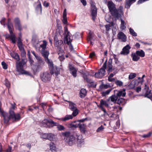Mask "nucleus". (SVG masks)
Wrapping results in <instances>:
<instances>
[{"mask_svg": "<svg viewBox=\"0 0 152 152\" xmlns=\"http://www.w3.org/2000/svg\"><path fill=\"white\" fill-rule=\"evenodd\" d=\"M78 125L80 132L82 133L85 134L87 131L86 125L84 124H79Z\"/></svg>", "mask_w": 152, "mask_h": 152, "instance_id": "nucleus-18", "label": "nucleus"}, {"mask_svg": "<svg viewBox=\"0 0 152 152\" xmlns=\"http://www.w3.org/2000/svg\"><path fill=\"white\" fill-rule=\"evenodd\" d=\"M105 27L107 31H109L110 29V25H107L105 26Z\"/></svg>", "mask_w": 152, "mask_h": 152, "instance_id": "nucleus-55", "label": "nucleus"}, {"mask_svg": "<svg viewBox=\"0 0 152 152\" xmlns=\"http://www.w3.org/2000/svg\"><path fill=\"white\" fill-rule=\"evenodd\" d=\"M135 86V85L133 83H131L128 86L129 88V89H132Z\"/></svg>", "mask_w": 152, "mask_h": 152, "instance_id": "nucleus-51", "label": "nucleus"}, {"mask_svg": "<svg viewBox=\"0 0 152 152\" xmlns=\"http://www.w3.org/2000/svg\"><path fill=\"white\" fill-rule=\"evenodd\" d=\"M121 21L120 28L121 30H123L126 28V23L125 21L122 19H121Z\"/></svg>", "mask_w": 152, "mask_h": 152, "instance_id": "nucleus-31", "label": "nucleus"}, {"mask_svg": "<svg viewBox=\"0 0 152 152\" xmlns=\"http://www.w3.org/2000/svg\"><path fill=\"white\" fill-rule=\"evenodd\" d=\"M1 64L3 66V68L4 69H7V65L6 63L4 61H2L1 63Z\"/></svg>", "mask_w": 152, "mask_h": 152, "instance_id": "nucleus-50", "label": "nucleus"}, {"mask_svg": "<svg viewBox=\"0 0 152 152\" xmlns=\"http://www.w3.org/2000/svg\"><path fill=\"white\" fill-rule=\"evenodd\" d=\"M14 22L15 28L20 31L21 30H22V27L19 19L17 18H15V19Z\"/></svg>", "mask_w": 152, "mask_h": 152, "instance_id": "nucleus-16", "label": "nucleus"}, {"mask_svg": "<svg viewBox=\"0 0 152 152\" xmlns=\"http://www.w3.org/2000/svg\"><path fill=\"white\" fill-rule=\"evenodd\" d=\"M72 111H73V112L72 115L73 117H75L76 116L78 113L79 110L77 109Z\"/></svg>", "mask_w": 152, "mask_h": 152, "instance_id": "nucleus-43", "label": "nucleus"}, {"mask_svg": "<svg viewBox=\"0 0 152 152\" xmlns=\"http://www.w3.org/2000/svg\"><path fill=\"white\" fill-rule=\"evenodd\" d=\"M48 133L43 134L41 135V137L43 139H48Z\"/></svg>", "mask_w": 152, "mask_h": 152, "instance_id": "nucleus-45", "label": "nucleus"}, {"mask_svg": "<svg viewBox=\"0 0 152 152\" xmlns=\"http://www.w3.org/2000/svg\"><path fill=\"white\" fill-rule=\"evenodd\" d=\"M69 102V108L71 110H73L77 109L76 107V105L75 103L72 102Z\"/></svg>", "mask_w": 152, "mask_h": 152, "instance_id": "nucleus-25", "label": "nucleus"}, {"mask_svg": "<svg viewBox=\"0 0 152 152\" xmlns=\"http://www.w3.org/2000/svg\"><path fill=\"white\" fill-rule=\"evenodd\" d=\"M151 135V132H149L148 133L144 134L143 135V137H150Z\"/></svg>", "mask_w": 152, "mask_h": 152, "instance_id": "nucleus-54", "label": "nucleus"}, {"mask_svg": "<svg viewBox=\"0 0 152 152\" xmlns=\"http://www.w3.org/2000/svg\"><path fill=\"white\" fill-rule=\"evenodd\" d=\"M5 19V18H3L0 21V23L1 24L4 26V27L5 26V24L4 23Z\"/></svg>", "mask_w": 152, "mask_h": 152, "instance_id": "nucleus-52", "label": "nucleus"}, {"mask_svg": "<svg viewBox=\"0 0 152 152\" xmlns=\"http://www.w3.org/2000/svg\"><path fill=\"white\" fill-rule=\"evenodd\" d=\"M81 2L84 6H86V0H81Z\"/></svg>", "mask_w": 152, "mask_h": 152, "instance_id": "nucleus-58", "label": "nucleus"}, {"mask_svg": "<svg viewBox=\"0 0 152 152\" xmlns=\"http://www.w3.org/2000/svg\"><path fill=\"white\" fill-rule=\"evenodd\" d=\"M136 0H126L125 4V7L129 8L131 5L135 2Z\"/></svg>", "mask_w": 152, "mask_h": 152, "instance_id": "nucleus-23", "label": "nucleus"}, {"mask_svg": "<svg viewBox=\"0 0 152 152\" xmlns=\"http://www.w3.org/2000/svg\"><path fill=\"white\" fill-rule=\"evenodd\" d=\"M11 107L10 109L9 110V113L10 114V116H8V114L5 112L7 114V116L9 117V121L10 119H12L13 121H18L20 118V116L18 114H15L14 112L13 109H14L15 107V104H11ZM5 113V112H4Z\"/></svg>", "mask_w": 152, "mask_h": 152, "instance_id": "nucleus-5", "label": "nucleus"}, {"mask_svg": "<svg viewBox=\"0 0 152 152\" xmlns=\"http://www.w3.org/2000/svg\"><path fill=\"white\" fill-rule=\"evenodd\" d=\"M137 76V75L135 73H131L129 76V79H132L135 77Z\"/></svg>", "mask_w": 152, "mask_h": 152, "instance_id": "nucleus-42", "label": "nucleus"}, {"mask_svg": "<svg viewBox=\"0 0 152 152\" xmlns=\"http://www.w3.org/2000/svg\"><path fill=\"white\" fill-rule=\"evenodd\" d=\"M37 7L38 9H39L40 11H41L42 10V7L41 4L40 3L37 6Z\"/></svg>", "mask_w": 152, "mask_h": 152, "instance_id": "nucleus-56", "label": "nucleus"}, {"mask_svg": "<svg viewBox=\"0 0 152 152\" xmlns=\"http://www.w3.org/2000/svg\"><path fill=\"white\" fill-rule=\"evenodd\" d=\"M18 46L20 51H23L24 50L22 46V44L21 45H18Z\"/></svg>", "mask_w": 152, "mask_h": 152, "instance_id": "nucleus-53", "label": "nucleus"}, {"mask_svg": "<svg viewBox=\"0 0 152 152\" xmlns=\"http://www.w3.org/2000/svg\"><path fill=\"white\" fill-rule=\"evenodd\" d=\"M69 67L70 72L74 77H76L77 76L76 73L77 71V69L72 66H70Z\"/></svg>", "mask_w": 152, "mask_h": 152, "instance_id": "nucleus-22", "label": "nucleus"}, {"mask_svg": "<svg viewBox=\"0 0 152 152\" xmlns=\"http://www.w3.org/2000/svg\"><path fill=\"white\" fill-rule=\"evenodd\" d=\"M50 75L47 72L44 73L43 75L41 76L42 80L45 82L50 80Z\"/></svg>", "mask_w": 152, "mask_h": 152, "instance_id": "nucleus-11", "label": "nucleus"}, {"mask_svg": "<svg viewBox=\"0 0 152 152\" xmlns=\"http://www.w3.org/2000/svg\"><path fill=\"white\" fill-rule=\"evenodd\" d=\"M21 55L22 56L24 57L26 55V53L25 51V50H23V51H21Z\"/></svg>", "mask_w": 152, "mask_h": 152, "instance_id": "nucleus-57", "label": "nucleus"}, {"mask_svg": "<svg viewBox=\"0 0 152 152\" xmlns=\"http://www.w3.org/2000/svg\"><path fill=\"white\" fill-rule=\"evenodd\" d=\"M59 51L60 52L58 53V54L59 55L58 58L60 61H62L64 59V56H63V50Z\"/></svg>", "mask_w": 152, "mask_h": 152, "instance_id": "nucleus-38", "label": "nucleus"}, {"mask_svg": "<svg viewBox=\"0 0 152 152\" xmlns=\"http://www.w3.org/2000/svg\"><path fill=\"white\" fill-rule=\"evenodd\" d=\"M115 73L113 74L111 73L109 75L108 77V80L109 82H113L115 80V78H113V77L114 76V75H115Z\"/></svg>", "mask_w": 152, "mask_h": 152, "instance_id": "nucleus-37", "label": "nucleus"}, {"mask_svg": "<svg viewBox=\"0 0 152 152\" xmlns=\"http://www.w3.org/2000/svg\"><path fill=\"white\" fill-rule=\"evenodd\" d=\"M145 87L144 88L145 90V91L146 92L145 96V97H147L151 99L152 101V96L151 94V91L149 89V88L148 86L145 84Z\"/></svg>", "mask_w": 152, "mask_h": 152, "instance_id": "nucleus-14", "label": "nucleus"}, {"mask_svg": "<svg viewBox=\"0 0 152 152\" xmlns=\"http://www.w3.org/2000/svg\"><path fill=\"white\" fill-rule=\"evenodd\" d=\"M124 102H125V100L124 99L120 98L118 100L117 104H120Z\"/></svg>", "mask_w": 152, "mask_h": 152, "instance_id": "nucleus-48", "label": "nucleus"}, {"mask_svg": "<svg viewBox=\"0 0 152 152\" xmlns=\"http://www.w3.org/2000/svg\"><path fill=\"white\" fill-rule=\"evenodd\" d=\"M31 52L35 56L37 61H39V63H40L41 65H43L44 64H45V62L42 59V58L40 56H38V55H36L34 51H31Z\"/></svg>", "mask_w": 152, "mask_h": 152, "instance_id": "nucleus-21", "label": "nucleus"}, {"mask_svg": "<svg viewBox=\"0 0 152 152\" xmlns=\"http://www.w3.org/2000/svg\"><path fill=\"white\" fill-rule=\"evenodd\" d=\"M111 91V89H109L108 90H107L106 91L102 92L101 93V94H102V95L103 96H106V95H107L110 92V91Z\"/></svg>", "mask_w": 152, "mask_h": 152, "instance_id": "nucleus-41", "label": "nucleus"}, {"mask_svg": "<svg viewBox=\"0 0 152 152\" xmlns=\"http://www.w3.org/2000/svg\"><path fill=\"white\" fill-rule=\"evenodd\" d=\"M95 56V53L94 52H92L90 54L89 56L91 58H92L93 56Z\"/></svg>", "mask_w": 152, "mask_h": 152, "instance_id": "nucleus-63", "label": "nucleus"}, {"mask_svg": "<svg viewBox=\"0 0 152 152\" xmlns=\"http://www.w3.org/2000/svg\"><path fill=\"white\" fill-rule=\"evenodd\" d=\"M22 44V42L21 41V40L19 38L18 40V45H21Z\"/></svg>", "mask_w": 152, "mask_h": 152, "instance_id": "nucleus-64", "label": "nucleus"}, {"mask_svg": "<svg viewBox=\"0 0 152 152\" xmlns=\"http://www.w3.org/2000/svg\"><path fill=\"white\" fill-rule=\"evenodd\" d=\"M136 53L138 56L141 57H144L145 56V53L142 50L140 51L138 50L136 51Z\"/></svg>", "mask_w": 152, "mask_h": 152, "instance_id": "nucleus-33", "label": "nucleus"}, {"mask_svg": "<svg viewBox=\"0 0 152 152\" xmlns=\"http://www.w3.org/2000/svg\"><path fill=\"white\" fill-rule=\"evenodd\" d=\"M129 30L130 34L133 36L134 37H136L137 36V33L135 32H134L133 29L131 28H130L129 29Z\"/></svg>", "mask_w": 152, "mask_h": 152, "instance_id": "nucleus-40", "label": "nucleus"}, {"mask_svg": "<svg viewBox=\"0 0 152 152\" xmlns=\"http://www.w3.org/2000/svg\"><path fill=\"white\" fill-rule=\"evenodd\" d=\"M44 64L43 65H41L39 63V61H37V63L36 65H33L32 66V69L34 72H38L41 69L42 66H43Z\"/></svg>", "mask_w": 152, "mask_h": 152, "instance_id": "nucleus-15", "label": "nucleus"}, {"mask_svg": "<svg viewBox=\"0 0 152 152\" xmlns=\"http://www.w3.org/2000/svg\"><path fill=\"white\" fill-rule=\"evenodd\" d=\"M85 79L87 83L90 84H92L91 85V86L94 87L96 86V85L93 82H92V80L89 78L86 77L85 78Z\"/></svg>", "mask_w": 152, "mask_h": 152, "instance_id": "nucleus-39", "label": "nucleus"}, {"mask_svg": "<svg viewBox=\"0 0 152 152\" xmlns=\"http://www.w3.org/2000/svg\"><path fill=\"white\" fill-rule=\"evenodd\" d=\"M141 88L140 87H138L136 89V92L137 93L139 92L140 91H141Z\"/></svg>", "mask_w": 152, "mask_h": 152, "instance_id": "nucleus-61", "label": "nucleus"}, {"mask_svg": "<svg viewBox=\"0 0 152 152\" xmlns=\"http://www.w3.org/2000/svg\"><path fill=\"white\" fill-rule=\"evenodd\" d=\"M108 69L107 71L108 73L111 72L112 71V61L111 59H110L108 62L107 67L106 68Z\"/></svg>", "mask_w": 152, "mask_h": 152, "instance_id": "nucleus-20", "label": "nucleus"}, {"mask_svg": "<svg viewBox=\"0 0 152 152\" xmlns=\"http://www.w3.org/2000/svg\"><path fill=\"white\" fill-rule=\"evenodd\" d=\"M49 4L48 3L45 1L43 3V5L46 7H47L49 6Z\"/></svg>", "mask_w": 152, "mask_h": 152, "instance_id": "nucleus-60", "label": "nucleus"}, {"mask_svg": "<svg viewBox=\"0 0 152 152\" xmlns=\"http://www.w3.org/2000/svg\"><path fill=\"white\" fill-rule=\"evenodd\" d=\"M63 20L62 21L63 23L65 24H66L67 23V20L66 18V9H65L63 14Z\"/></svg>", "mask_w": 152, "mask_h": 152, "instance_id": "nucleus-28", "label": "nucleus"}, {"mask_svg": "<svg viewBox=\"0 0 152 152\" xmlns=\"http://www.w3.org/2000/svg\"><path fill=\"white\" fill-rule=\"evenodd\" d=\"M10 55L12 58L16 59L17 61L20 60L19 56L17 53L12 52L10 53Z\"/></svg>", "mask_w": 152, "mask_h": 152, "instance_id": "nucleus-26", "label": "nucleus"}, {"mask_svg": "<svg viewBox=\"0 0 152 152\" xmlns=\"http://www.w3.org/2000/svg\"><path fill=\"white\" fill-rule=\"evenodd\" d=\"M43 44L40 45L42 48L41 53L45 58V60L48 64L49 69L50 70V73L52 75L54 74L56 76L60 74V70L56 66H54L52 60L49 59L48 56L49 52L46 50L47 45V42L45 40L43 41Z\"/></svg>", "mask_w": 152, "mask_h": 152, "instance_id": "nucleus-1", "label": "nucleus"}, {"mask_svg": "<svg viewBox=\"0 0 152 152\" xmlns=\"http://www.w3.org/2000/svg\"><path fill=\"white\" fill-rule=\"evenodd\" d=\"M4 82V84L7 87H9L10 86V83L9 81L7 79H5Z\"/></svg>", "mask_w": 152, "mask_h": 152, "instance_id": "nucleus-49", "label": "nucleus"}, {"mask_svg": "<svg viewBox=\"0 0 152 152\" xmlns=\"http://www.w3.org/2000/svg\"><path fill=\"white\" fill-rule=\"evenodd\" d=\"M131 47L128 45H127L123 49L122 51L121 52V54L124 55H126L128 54L129 52V49Z\"/></svg>", "mask_w": 152, "mask_h": 152, "instance_id": "nucleus-17", "label": "nucleus"}, {"mask_svg": "<svg viewBox=\"0 0 152 152\" xmlns=\"http://www.w3.org/2000/svg\"><path fill=\"white\" fill-rule=\"evenodd\" d=\"M118 99L117 96L115 95H113L110 96L108 99L107 101L110 102L111 101L112 102H113L114 103H116Z\"/></svg>", "mask_w": 152, "mask_h": 152, "instance_id": "nucleus-24", "label": "nucleus"}, {"mask_svg": "<svg viewBox=\"0 0 152 152\" xmlns=\"http://www.w3.org/2000/svg\"><path fill=\"white\" fill-rule=\"evenodd\" d=\"M104 129V127L103 126L101 125L100 127H99L97 130L96 132H100L102 131Z\"/></svg>", "mask_w": 152, "mask_h": 152, "instance_id": "nucleus-47", "label": "nucleus"}, {"mask_svg": "<svg viewBox=\"0 0 152 152\" xmlns=\"http://www.w3.org/2000/svg\"><path fill=\"white\" fill-rule=\"evenodd\" d=\"M132 57L133 60L134 61H137L140 59V57L137 55L136 53H132Z\"/></svg>", "mask_w": 152, "mask_h": 152, "instance_id": "nucleus-36", "label": "nucleus"}, {"mask_svg": "<svg viewBox=\"0 0 152 152\" xmlns=\"http://www.w3.org/2000/svg\"><path fill=\"white\" fill-rule=\"evenodd\" d=\"M118 37L119 39H121L123 42H125L126 39V35L122 32H119L118 35Z\"/></svg>", "mask_w": 152, "mask_h": 152, "instance_id": "nucleus-19", "label": "nucleus"}, {"mask_svg": "<svg viewBox=\"0 0 152 152\" xmlns=\"http://www.w3.org/2000/svg\"><path fill=\"white\" fill-rule=\"evenodd\" d=\"M103 89H104L103 87V84H102L99 86V91H101Z\"/></svg>", "mask_w": 152, "mask_h": 152, "instance_id": "nucleus-59", "label": "nucleus"}, {"mask_svg": "<svg viewBox=\"0 0 152 152\" xmlns=\"http://www.w3.org/2000/svg\"><path fill=\"white\" fill-rule=\"evenodd\" d=\"M109 104H110V102L107 101V99L106 101L104 100L103 99H101L100 100V104L98 105V106L100 108H104L103 106L108 107Z\"/></svg>", "mask_w": 152, "mask_h": 152, "instance_id": "nucleus-13", "label": "nucleus"}, {"mask_svg": "<svg viewBox=\"0 0 152 152\" xmlns=\"http://www.w3.org/2000/svg\"><path fill=\"white\" fill-rule=\"evenodd\" d=\"M66 125L69 128H72L73 127L77 128V126L73 124L72 123H68L66 124Z\"/></svg>", "mask_w": 152, "mask_h": 152, "instance_id": "nucleus-44", "label": "nucleus"}, {"mask_svg": "<svg viewBox=\"0 0 152 152\" xmlns=\"http://www.w3.org/2000/svg\"><path fill=\"white\" fill-rule=\"evenodd\" d=\"M80 95L81 98L84 97L86 94V90L84 88L82 89L80 92Z\"/></svg>", "mask_w": 152, "mask_h": 152, "instance_id": "nucleus-32", "label": "nucleus"}, {"mask_svg": "<svg viewBox=\"0 0 152 152\" xmlns=\"http://www.w3.org/2000/svg\"><path fill=\"white\" fill-rule=\"evenodd\" d=\"M63 137H64L65 141L69 145H72L74 142L75 138L70 132H67L62 133Z\"/></svg>", "mask_w": 152, "mask_h": 152, "instance_id": "nucleus-4", "label": "nucleus"}, {"mask_svg": "<svg viewBox=\"0 0 152 152\" xmlns=\"http://www.w3.org/2000/svg\"><path fill=\"white\" fill-rule=\"evenodd\" d=\"M50 150L52 152H56V151L57 149L55 145L53 142H51L50 143Z\"/></svg>", "mask_w": 152, "mask_h": 152, "instance_id": "nucleus-30", "label": "nucleus"}, {"mask_svg": "<svg viewBox=\"0 0 152 152\" xmlns=\"http://www.w3.org/2000/svg\"><path fill=\"white\" fill-rule=\"evenodd\" d=\"M12 148L11 147L9 146V148L7 150L6 152H12Z\"/></svg>", "mask_w": 152, "mask_h": 152, "instance_id": "nucleus-62", "label": "nucleus"}, {"mask_svg": "<svg viewBox=\"0 0 152 152\" xmlns=\"http://www.w3.org/2000/svg\"><path fill=\"white\" fill-rule=\"evenodd\" d=\"M115 83L117 85L121 86L123 85V82L120 80H117L115 81Z\"/></svg>", "mask_w": 152, "mask_h": 152, "instance_id": "nucleus-46", "label": "nucleus"}, {"mask_svg": "<svg viewBox=\"0 0 152 152\" xmlns=\"http://www.w3.org/2000/svg\"><path fill=\"white\" fill-rule=\"evenodd\" d=\"M91 15L93 20H94L95 18L97 15V9L95 4L92 2L91 3Z\"/></svg>", "mask_w": 152, "mask_h": 152, "instance_id": "nucleus-12", "label": "nucleus"}, {"mask_svg": "<svg viewBox=\"0 0 152 152\" xmlns=\"http://www.w3.org/2000/svg\"><path fill=\"white\" fill-rule=\"evenodd\" d=\"M59 35L58 36L55 35L54 37V45L57 48V49L59 51H61L62 50L61 46L63 45V41L59 39L58 37H59Z\"/></svg>", "mask_w": 152, "mask_h": 152, "instance_id": "nucleus-10", "label": "nucleus"}, {"mask_svg": "<svg viewBox=\"0 0 152 152\" xmlns=\"http://www.w3.org/2000/svg\"><path fill=\"white\" fill-rule=\"evenodd\" d=\"M125 90L124 89L123 91H119L117 94V96L118 97L121 96H124L126 95V93L125 92Z\"/></svg>", "mask_w": 152, "mask_h": 152, "instance_id": "nucleus-35", "label": "nucleus"}, {"mask_svg": "<svg viewBox=\"0 0 152 152\" xmlns=\"http://www.w3.org/2000/svg\"><path fill=\"white\" fill-rule=\"evenodd\" d=\"M26 63V61L24 60H22V61L16 62V68L17 71L22 74H26V72L24 71L23 69V66Z\"/></svg>", "mask_w": 152, "mask_h": 152, "instance_id": "nucleus-8", "label": "nucleus"}, {"mask_svg": "<svg viewBox=\"0 0 152 152\" xmlns=\"http://www.w3.org/2000/svg\"><path fill=\"white\" fill-rule=\"evenodd\" d=\"M64 43L68 45H71V42L73 39V37L69 31H68L67 27L66 26L64 27Z\"/></svg>", "mask_w": 152, "mask_h": 152, "instance_id": "nucleus-6", "label": "nucleus"}, {"mask_svg": "<svg viewBox=\"0 0 152 152\" xmlns=\"http://www.w3.org/2000/svg\"><path fill=\"white\" fill-rule=\"evenodd\" d=\"M56 136L55 135L51 133H48V139L50 141H53L55 140Z\"/></svg>", "mask_w": 152, "mask_h": 152, "instance_id": "nucleus-34", "label": "nucleus"}, {"mask_svg": "<svg viewBox=\"0 0 152 152\" xmlns=\"http://www.w3.org/2000/svg\"><path fill=\"white\" fill-rule=\"evenodd\" d=\"M107 6L111 15L115 18L118 19L123 15V7L120 6L116 9L115 4L112 1L108 2Z\"/></svg>", "mask_w": 152, "mask_h": 152, "instance_id": "nucleus-2", "label": "nucleus"}, {"mask_svg": "<svg viewBox=\"0 0 152 152\" xmlns=\"http://www.w3.org/2000/svg\"><path fill=\"white\" fill-rule=\"evenodd\" d=\"M43 124V126L44 127H48L50 126V125L51 126H57V127L58 129L60 131L64 130L65 129L64 127L62 125L59 124L55 122L52 120L50 119H45L42 121Z\"/></svg>", "mask_w": 152, "mask_h": 152, "instance_id": "nucleus-3", "label": "nucleus"}, {"mask_svg": "<svg viewBox=\"0 0 152 152\" xmlns=\"http://www.w3.org/2000/svg\"><path fill=\"white\" fill-rule=\"evenodd\" d=\"M73 118V117L72 115H67L65 116L64 117L60 119L62 121H66L70 119H72Z\"/></svg>", "mask_w": 152, "mask_h": 152, "instance_id": "nucleus-29", "label": "nucleus"}, {"mask_svg": "<svg viewBox=\"0 0 152 152\" xmlns=\"http://www.w3.org/2000/svg\"><path fill=\"white\" fill-rule=\"evenodd\" d=\"M76 137L78 143L81 144L83 143L84 141V140L82 139V135H77Z\"/></svg>", "mask_w": 152, "mask_h": 152, "instance_id": "nucleus-27", "label": "nucleus"}, {"mask_svg": "<svg viewBox=\"0 0 152 152\" xmlns=\"http://www.w3.org/2000/svg\"><path fill=\"white\" fill-rule=\"evenodd\" d=\"M107 60L104 63L102 67L99 70L98 72L96 73L95 74V76L96 77L101 78L104 76L105 73V69L107 67Z\"/></svg>", "mask_w": 152, "mask_h": 152, "instance_id": "nucleus-9", "label": "nucleus"}, {"mask_svg": "<svg viewBox=\"0 0 152 152\" xmlns=\"http://www.w3.org/2000/svg\"><path fill=\"white\" fill-rule=\"evenodd\" d=\"M7 26L10 34L11 40L12 41V42L13 43H15L16 42V38L15 34L13 33V30H14L13 25L11 23V20L10 18H9L8 19Z\"/></svg>", "mask_w": 152, "mask_h": 152, "instance_id": "nucleus-7", "label": "nucleus"}]
</instances>
